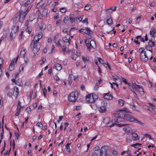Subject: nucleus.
Segmentation results:
<instances>
[{"mask_svg": "<svg viewBox=\"0 0 156 156\" xmlns=\"http://www.w3.org/2000/svg\"><path fill=\"white\" fill-rule=\"evenodd\" d=\"M42 35L43 34L42 32H39L37 34H36L33 40L38 41L42 38Z\"/></svg>", "mask_w": 156, "mask_h": 156, "instance_id": "13", "label": "nucleus"}, {"mask_svg": "<svg viewBox=\"0 0 156 156\" xmlns=\"http://www.w3.org/2000/svg\"><path fill=\"white\" fill-rule=\"evenodd\" d=\"M140 144L139 143H136L134 144H132L131 145V147H135V148H137L138 147H139L140 146Z\"/></svg>", "mask_w": 156, "mask_h": 156, "instance_id": "46", "label": "nucleus"}, {"mask_svg": "<svg viewBox=\"0 0 156 156\" xmlns=\"http://www.w3.org/2000/svg\"><path fill=\"white\" fill-rule=\"evenodd\" d=\"M38 27L40 29L44 30L46 28V25L44 23H42L38 25Z\"/></svg>", "mask_w": 156, "mask_h": 156, "instance_id": "32", "label": "nucleus"}, {"mask_svg": "<svg viewBox=\"0 0 156 156\" xmlns=\"http://www.w3.org/2000/svg\"><path fill=\"white\" fill-rule=\"evenodd\" d=\"M82 59L83 61L85 62H88L89 61V58L87 56H82Z\"/></svg>", "mask_w": 156, "mask_h": 156, "instance_id": "35", "label": "nucleus"}, {"mask_svg": "<svg viewBox=\"0 0 156 156\" xmlns=\"http://www.w3.org/2000/svg\"><path fill=\"white\" fill-rule=\"evenodd\" d=\"M115 125L114 123V121H112L109 122L107 124V126H108L109 127H112L114 126Z\"/></svg>", "mask_w": 156, "mask_h": 156, "instance_id": "36", "label": "nucleus"}, {"mask_svg": "<svg viewBox=\"0 0 156 156\" xmlns=\"http://www.w3.org/2000/svg\"><path fill=\"white\" fill-rule=\"evenodd\" d=\"M55 37H54V40L55 41V44H56L57 45V46H60V45H61V44H60V41L59 40L56 41V40H55Z\"/></svg>", "mask_w": 156, "mask_h": 156, "instance_id": "47", "label": "nucleus"}, {"mask_svg": "<svg viewBox=\"0 0 156 156\" xmlns=\"http://www.w3.org/2000/svg\"><path fill=\"white\" fill-rule=\"evenodd\" d=\"M122 81L124 83H126V84L128 85H129V83L127 82V81L126 79H125L123 77H122Z\"/></svg>", "mask_w": 156, "mask_h": 156, "instance_id": "53", "label": "nucleus"}, {"mask_svg": "<svg viewBox=\"0 0 156 156\" xmlns=\"http://www.w3.org/2000/svg\"><path fill=\"white\" fill-rule=\"evenodd\" d=\"M154 45V42L152 41L151 40H149L148 43V45H149V46H151L152 47Z\"/></svg>", "mask_w": 156, "mask_h": 156, "instance_id": "37", "label": "nucleus"}, {"mask_svg": "<svg viewBox=\"0 0 156 156\" xmlns=\"http://www.w3.org/2000/svg\"><path fill=\"white\" fill-rule=\"evenodd\" d=\"M125 132L128 133V134H129L132 132V129L129 126Z\"/></svg>", "mask_w": 156, "mask_h": 156, "instance_id": "45", "label": "nucleus"}, {"mask_svg": "<svg viewBox=\"0 0 156 156\" xmlns=\"http://www.w3.org/2000/svg\"><path fill=\"white\" fill-rule=\"evenodd\" d=\"M156 33V29L154 27H152L151 28L150 31V34L151 37H153L154 38V34Z\"/></svg>", "mask_w": 156, "mask_h": 156, "instance_id": "18", "label": "nucleus"}, {"mask_svg": "<svg viewBox=\"0 0 156 156\" xmlns=\"http://www.w3.org/2000/svg\"><path fill=\"white\" fill-rule=\"evenodd\" d=\"M60 9V11L62 13L65 12L67 11V9L64 7L61 8Z\"/></svg>", "mask_w": 156, "mask_h": 156, "instance_id": "49", "label": "nucleus"}, {"mask_svg": "<svg viewBox=\"0 0 156 156\" xmlns=\"http://www.w3.org/2000/svg\"><path fill=\"white\" fill-rule=\"evenodd\" d=\"M48 9H44L42 12V15L44 16H46L48 14Z\"/></svg>", "mask_w": 156, "mask_h": 156, "instance_id": "39", "label": "nucleus"}, {"mask_svg": "<svg viewBox=\"0 0 156 156\" xmlns=\"http://www.w3.org/2000/svg\"><path fill=\"white\" fill-rule=\"evenodd\" d=\"M29 17L30 20L31 21H32L35 19L34 15H30Z\"/></svg>", "mask_w": 156, "mask_h": 156, "instance_id": "56", "label": "nucleus"}, {"mask_svg": "<svg viewBox=\"0 0 156 156\" xmlns=\"http://www.w3.org/2000/svg\"><path fill=\"white\" fill-rule=\"evenodd\" d=\"M15 84L21 87L23 85L22 81L21 79H19L16 80Z\"/></svg>", "mask_w": 156, "mask_h": 156, "instance_id": "27", "label": "nucleus"}, {"mask_svg": "<svg viewBox=\"0 0 156 156\" xmlns=\"http://www.w3.org/2000/svg\"><path fill=\"white\" fill-rule=\"evenodd\" d=\"M26 53V49L24 48H21L20 53V55L23 57H24V55Z\"/></svg>", "mask_w": 156, "mask_h": 156, "instance_id": "26", "label": "nucleus"}, {"mask_svg": "<svg viewBox=\"0 0 156 156\" xmlns=\"http://www.w3.org/2000/svg\"><path fill=\"white\" fill-rule=\"evenodd\" d=\"M62 49L63 54L65 55H66L68 53H69L70 52L72 51L71 50H69L68 49H66L65 47L64 46L62 47Z\"/></svg>", "mask_w": 156, "mask_h": 156, "instance_id": "25", "label": "nucleus"}, {"mask_svg": "<svg viewBox=\"0 0 156 156\" xmlns=\"http://www.w3.org/2000/svg\"><path fill=\"white\" fill-rule=\"evenodd\" d=\"M129 86V89L131 90H132L134 89H135L136 90V86L134 85L133 83L131 84H129V85H128Z\"/></svg>", "mask_w": 156, "mask_h": 156, "instance_id": "30", "label": "nucleus"}, {"mask_svg": "<svg viewBox=\"0 0 156 156\" xmlns=\"http://www.w3.org/2000/svg\"><path fill=\"white\" fill-rule=\"evenodd\" d=\"M69 19L71 23H73L75 21V17L73 15H70L69 17Z\"/></svg>", "mask_w": 156, "mask_h": 156, "instance_id": "40", "label": "nucleus"}, {"mask_svg": "<svg viewBox=\"0 0 156 156\" xmlns=\"http://www.w3.org/2000/svg\"><path fill=\"white\" fill-rule=\"evenodd\" d=\"M89 45L91 48H95L96 47V44L95 41L93 40H91L90 41Z\"/></svg>", "mask_w": 156, "mask_h": 156, "instance_id": "20", "label": "nucleus"}, {"mask_svg": "<svg viewBox=\"0 0 156 156\" xmlns=\"http://www.w3.org/2000/svg\"><path fill=\"white\" fill-rule=\"evenodd\" d=\"M125 119L126 120L129 122L137 123L142 126H145V124L144 123L136 119L133 116L129 114L126 115Z\"/></svg>", "mask_w": 156, "mask_h": 156, "instance_id": "2", "label": "nucleus"}, {"mask_svg": "<svg viewBox=\"0 0 156 156\" xmlns=\"http://www.w3.org/2000/svg\"><path fill=\"white\" fill-rule=\"evenodd\" d=\"M106 24L109 25H112L113 24V21L112 20L111 18H108L106 20Z\"/></svg>", "mask_w": 156, "mask_h": 156, "instance_id": "33", "label": "nucleus"}, {"mask_svg": "<svg viewBox=\"0 0 156 156\" xmlns=\"http://www.w3.org/2000/svg\"><path fill=\"white\" fill-rule=\"evenodd\" d=\"M83 23H86V24H88V19L87 18H86L83 21Z\"/></svg>", "mask_w": 156, "mask_h": 156, "instance_id": "61", "label": "nucleus"}, {"mask_svg": "<svg viewBox=\"0 0 156 156\" xmlns=\"http://www.w3.org/2000/svg\"><path fill=\"white\" fill-rule=\"evenodd\" d=\"M144 108L146 109L150 110L153 114H156V107L152 104L149 103L148 106L144 105Z\"/></svg>", "mask_w": 156, "mask_h": 156, "instance_id": "6", "label": "nucleus"}, {"mask_svg": "<svg viewBox=\"0 0 156 156\" xmlns=\"http://www.w3.org/2000/svg\"><path fill=\"white\" fill-rule=\"evenodd\" d=\"M100 84L98 83H96V85H95L94 87V89L95 90H98V89L99 88V86Z\"/></svg>", "mask_w": 156, "mask_h": 156, "instance_id": "50", "label": "nucleus"}, {"mask_svg": "<svg viewBox=\"0 0 156 156\" xmlns=\"http://www.w3.org/2000/svg\"><path fill=\"white\" fill-rule=\"evenodd\" d=\"M91 8V6L89 4H87L84 7V9L85 10H88L90 9Z\"/></svg>", "mask_w": 156, "mask_h": 156, "instance_id": "43", "label": "nucleus"}, {"mask_svg": "<svg viewBox=\"0 0 156 156\" xmlns=\"http://www.w3.org/2000/svg\"><path fill=\"white\" fill-rule=\"evenodd\" d=\"M89 40L88 39H86L85 40V42L86 44V45L87 47V48L89 50H91V48L90 47V46L89 45Z\"/></svg>", "mask_w": 156, "mask_h": 156, "instance_id": "38", "label": "nucleus"}, {"mask_svg": "<svg viewBox=\"0 0 156 156\" xmlns=\"http://www.w3.org/2000/svg\"><path fill=\"white\" fill-rule=\"evenodd\" d=\"M122 110L125 113V112L128 113L129 112V110L126 108H124L122 109Z\"/></svg>", "mask_w": 156, "mask_h": 156, "instance_id": "51", "label": "nucleus"}, {"mask_svg": "<svg viewBox=\"0 0 156 156\" xmlns=\"http://www.w3.org/2000/svg\"><path fill=\"white\" fill-rule=\"evenodd\" d=\"M113 78L114 80L115 81V83H119L121 82L120 80L119 76H118L115 75L113 76Z\"/></svg>", "mask_w": 156, "mask_h": 156, "instance_id": "24", "label": "nucleus"}, {"mask_svg": "<svg viewBox=\"0 0 156 156\" xmlns=\"http://www.w3.org/2000/svg\"><path fill=\"white\" fill-rule=\"evenodd\" d=\"M16 61L15 59L13 60H12L9 66V69L10 71H12L14 69L15 66L16 64Z\"/></svg>", "mask_w": 156, "mask_h": 156, "instance_id": "12", "label": "nucleus"}, {"mask_svg": "<svg viewBox=\"0 0 156 156\" xmlns=\"http://www.w3.org/2000/svg\"><path fill=\"white\" fill-rule=\"evenodd\" d=\"M53 78H54V79L55 80H59V78L58 77V76L56 75H55L54 77H53Z\"/></svg>", "mask_w": 156, "mask_h": 156, "instance_id": "63", "label": "nucleus"}, {"mask_svg": "<svg viewBox=\"0 0 156 156\" xmlns=\"http://www.w3.org/2000/svg\"><path fill=\"white\" fill-rule=\"evenodd\" d=\"M110 83V84H111V87L112 88H113V86L112 85L113 84L115 85L117 87H118V84L117 83H115V82H113L112 83Z\"/></svg>", "mask_w": 156, "mask_h": 156, "instance_id": "57", "label": "nucleus"}, {"mask_svg": "<svg viewBox=\"0 0 156 156\" xmlns=\"http://www.w3.org/2000/svg\"><path fill=\"white\" fill-rule=\"evenodd\" d=\"M98 98L97 96L95 94H90L86 95V101L89 103H94Z\"/></svg>", "mask_w": 156, "mask_h": 156, "instance_id": "4", "label": "nucleus"}, {"mask_svg": "<svg viewBox=\"0 0 156 156\" xmlns=\"http://www.w3.org/2000/svg\"><path fill=\"white\" fill-rule=\"evenodd\" d=\"M36 125L38 127H39L41 128H43V125L41 122H38L37 123Z\"/></svg>", "mask_w": 156, "mask_h": 156, "instance_id": "55", "label": "nucleus"}, {"mask_svg": "<svg viewBox=\"0 0 156 156\" xmlns=\"http://www.w3.org/2000/svg\"><path fill=\"white\" fill-rule=\"evenodd\" d=\"M152 47L151 46H149L148 45H147L146 47V49L148 51H149L150 52L151 56L150 58V59L151 60L153 58V56L152 55V53H153V49Z\"/></svg>", "mask_w": 156, "mask_h": 156, "instance_id": "16", "label": "nucleus"}, {"mask_svg": "<svg viewBox=\"0 0 156 156\" xmlns=\"http://www.w3.org/2000/svg\"><path fill=\"white\" fill-rule=\"evenodd\" d=\"M139 57L141 61L143 62H146L148 60V58L146 53L139 56Z\"/></svg>", "mask_w": 156, "mask_h": 156, "instance_id": "11", "label": "nucleus"}, {"mask_svg": "<svg viewBox=\"0 0 156 156\" xmlns=\"http://www.w3.org/2000/svg\"><path fill=\"white\" fill-rule=\"evenodd\" d=\"M107 104L105 101H103L101 103V105L99 108V110L100 112L104 113L106 111V106Z\"/></svg>", "mask_w": 156, "mask_h": 156, "instance_id": "8", "label": "nucleus"}, {"mask_svg": "<svg viewBox=\"0 0 156 156\" xmlns=\"http://www.w3.org/2000/svg\"><path fill=\"white\" fill-rule=\"evenodd\" d=\"M26 111L28 114H30L31 112V109L29 106H28L26 108Z\"/></svg>", "mask_w": 156, "mask_h": 156, "instance_id": "42", "label": "nucleus"}, {"mask_svg": "<svg viewBox=\"0 0 156 156\" xmlns=\"http://www.w3.org/2000/svg\"><path fill=\"white\" fill-rule=\"evenodd\" d=\"M116 112V114H118L119 115V117L122 118H123L124 117L125 118H126V115H125V114L124 112L122 110V109L118 110Z\"/></svg>", "mask_w": 156, "mask_h": 156, "instance_id": "14", "label": "nucleus"}, {"mask_svg": "<svg viewBox=\"0 0 156 156\" xmlns=\"http://www.w3.org/2000/svg\"><path fill=\"white\" fill-rule=\"evenodd\" d=\"M78 97V93L76 91L71 93L68 96V100L70 102H75Z\"/></svg>", "mask_w": 156, "mask_h": 156, "instance_id": "3", "label": "nucleus"}, {"mask_svg": "<svg viewBox=\"0 0 156 156\" xmlns=\"http://www.w3.org/2000/svg\"><path fill=\"white\" fill-rule=\"evenodd\" d=\"M31 46L32 48L33 51L34 53H37L39 51L41 45L40 43L38 41L32 40Z\"/></svg>", "mask_w": 156, "mask_h": 156, "instance_id": "1", "label": "nucleus"}, {"mask_svg": "<svg viewBox=\"0 0 156 156\" xmlns=\"http://www.w3.org/2000/svg\"><path fill=\"white\" fill-rule=\"evenodd\" d=\"M28 12V10H26L25 12H23L22 11H20V17L19 21L22 23L24 20L26 14Z\"/></svg>", "mask_w": 156, "mask_h": 156, "instance_id": "9", "label": "nucleus"}, {"mask_svg": "<svg viewBox=\"0 0 156 156\" xmlns=\"http://www.w3.org/2000/svg\"><path fill=\"white\" fill-rule=\"evenodd\" d=\"M103 97L105 99L108 100H111L112 98V96L109 92L107 94H104Z\"/></svg>", "mask_w": 156, "mask_h": 156, "instance_id": "15", "label": "nucleus"}, {"mask_svg": "<svg viewBox=\"0 0 156 156\" xmlns=\"http://www.w3.org/2000/svg\"><path fill=\"white\" fill-rule=\"evenodd\" d=\"M13 94V93H12L11 92H9L7 93V95L9 97H12Z\"/></svg>", "mask_w": 156, "mask_h": 156, "instance_id": "60", "label": "nucleus"}, {"mask_svg": "<svg viewBox=\"0 0 156 156\" xmlns=\"http://www.w3.org/2000/svg\"><path fill=\"white\" fill-rule=\"evenodd\" d=\"M19 27L18 26H13L11 29V32L14 33H16L19 30Z\"/></svg>", "mask_w": 156, "mask_h": 156, "instance_id": "28", "label": "nucleus"}, {"mask_svg": "<svg viewBox=\"0 0 156 156\" xmlns=\"http://www.w3.org/2000/svg\"><path fill=\"white\" fill-rule=\"evenodd\" d=\"M61 20H57L56 24L57 26L59 25L61 23Z\"/></svg>", "mask_w": 156, "mask_h": 156, "instance_id": "64", "label": "nucleus"}, {"mask_svg": "<svg viewBox=\"0 0 156 156\" xmlns=\"http://www.w3.org/2000/svg\"><path fill=\"white\" fill-rule=\"evenodd\" d=\"M76 54L77 55L73 53V54L70 56L71 58L73 60H76L78 56H80V52L76 51Z\"/></svg>", "mask_w": 156, "mask_h": 156, "instance_id": "22", "label": "nucleus"}, {"mask_svg": "<svg viewBox=\"0 0 156 156\" xmlns=\"http://www.w3.org/2000/svg\"><path fill=\"white\" fill-rule=\"evenodd\" d=\"M44 3L43 0H41V1L37 4V7L39 8L40 6H41L42 5H43Z\"/></svg>", "mask_w": 156, "mask_h": 156, "instance_id": "41", "label": "nucleus"}, {"mask_svg": "<svg viewBox=\"0 0 156 156\" xmlns=\"http://www.w3.org/2000/svg\"><path fill=\"white\" fill-rule=\"evenodd\" d=\"M70 144H67L65 146V148L66 150V153L67 154H68L70 153V149L69 147Z\"/></svg>", "mask_w": 156, "mask_h": 156, "instance_id": "29", "label": "nucleus"}, {"mask_svg": "<svg viewBox=\"0 0 156 156\" xmlns=\"http://www.w3.org/2000/svg\"><path fill=\"white\" fill-rule=\"evenodd\" d=\"M13 95L15 96L16 98H17L19 93L18 88L16 87H13Z\"/></svg>", "mask_w": 156, "mask_h": 156, "instance_id": "19", "label": "nucleus"}, {"mask_svg": "<svg viewBox=\"0 0 156 156\" xmlns=\"http://www.w3.org/2000/svg\"><path fill=\"white\" fill-rule=\"evenodd\" d=\"M25 66L23 64H22L20 66L19 68V72H21V71L23 72Z\"/></svg>", "mask_w": 156, "mask_h": 156, "instance_id": "44", "label": "nucleus"}, {"mask_svg": "<svg viewBox=\"0 0 156 156\" xmlns=\"http://www.w3.org/2000/svg\"><path fill=\"white\" fill-rule=\"evenodd\" d=\"M126 28V27L125 26H122L121 28L122 32H124Z\"/></svg>", "mask_w": 156, "mask_h": 156, "instance_id": "62", "label": "nucleus"}, {"mask_svg": "<svg viewBox=\"0 0 156 156\" xmlns=\"http://www.w3.org/2000/svg\"><path fill=\"white\" fill-rule=\"evenodd\" d=\"M69 20V17L68 16H66L64 17L63 20V22L64 23H66Z\"/></svg>", "mask_w": 156, "mask_h": 156, "instance_id": "48", "label": "nucleus"}, {"mask_svg": "<svg viewBox=\"0 0 156 156\" xmlns=\"http://www.w3.org/2000/svg\"><path fill=\"white\" fill-rule=\"evenodd\" d=\"M131 137L132 139L134 141H136L139 139L137 134L135 133H131Z\"/></svg>", "mask_w": 156, "mask_h": 156, "instance_id": "17", "label": "nucleus"}, {"mask_svg": "<svg viewBox=\"0 0 156 156\" xmlns=\"http://www.w3.org/2000/svg\"><path fill=\"white\" fill-rule=\"evenodd\" d=\"M79 32L82 34L90 35V36L92 34V32L88 28H86L85 29H81L79 30Z\"/></svg>", "mask_w": 156, "mask_h": 156, "instance_id": "7", "label": "nucleus"}, {"mask_svg": "<svg viewBox=\"0 0 156 156\" xmlns=\"http://www.w3.org/2000/svg\"><path fill=\"white\" fill-rule=\"evenodd\" d=\"M53 68L56 69L57 70L60 71L62 69V66L60 64L57 63L54 65Z\"/></svg>", "mask_w": 156, "mask_h": 156, "instance_id": "21", "label": "nucleus"}, {"mask_svg": "<svg viewBox=\"0 0 156 156\" xmlns=\"http://www.w3.org/2000/svg\"><path fill=\"white\" fill-rule=\"evenodd\" d=\"M136 88V91L138 92L140 94L144 95V90L143 88L140 85L135 83Z\"/></svg>", "mask_w": 156, "mask_h": 156, "instance_id": "10", "label": "nucleus"}, {"mask_svg": "<svg viewBox=\"0 0 156 156\" xmlns=\"http://www.w3.org/2000/svg\"><path fill=\"white\" fill-rule=\"evenodd\" d=\"M132 141V140L130 138H127L126 139V142L128 143H131Z\"/></svg>", "mask_w": 156, "mask_h": 156, "instance_id": "59", "label": "nucleus"}, {"mask_svg": "<svg viewBox=\"0 0 156 156\" xmlns=\"http://www.w3.org/2000/svg\"><path fill=\"white\" fill-rule=\"evenodd\" d=\"M125 119L124 118L118 117L114 120V123L115 126H122L126 125L123 122H124Z\"/></svg>", "mask_w": 156, "mask_h": 156, "instance_id": "5", "label": "nucleus"}, {"mask_svg": "<svg viewBox=\"0 0 156 156\" xmlns=\"http://www.w3.org/2000/svg\"><path fill=\"white\" fill-rule=\"evenodd\" d=\"M139 56H140L146 53V51L144 48H141L138 50Z\"/></svg>", "mask_w": 156, "mask_h": 156, "instance_id": "23", "label": "nucleus"}, {"mask_svg": "<svg viewBox=\"0 0 156 156\" xmlns=\"http://www.w3.org/2000/svg\"><path fill=\"white\" fill-rule=\"evenodd\" d=\"M125 101L122 99H119L118 100V105L120 106H122L124 105Z\"/></svg>", "mask_w": 156, "mask_h": 156, "instance_id": "31", "label": "nucleus"}, {"mask_svg": "<svg viewBox=\"0 0 156 156\" xmlns=\"http://www.w3.org/2000/svg\"><path fill=\"white\" fill-rule=\"evenodd\" d=\"M42 90H43V93L44 95V97H45L46 96L45 94L47 92V90L45 89V87H44L43 88L42 87Z\"/></svg>", "mask_w": 156, "mask_h": 156, "instance_id": "52", "label": "nucleus"}, {"mask_svg": "<svg viewBox=\"0 0 156 156\" xmlns=\"http://www.w3.org/2000/svg\"><path fill=\"white\" fill-rule=\"evenodd\" d=\"M26 31L28 32L29 34H30L32 31V29L28 27H27L26 29Z\"/></svg>", "mask_w": 156, "mask_h": 156, "instance_id": "58", "label": "nucleus"}, {"mask_svg": "<svg viewBox=\"0 0 156 156\" xmlns=\"http://www.w3.org/2000/svg\"><path fill=\"white\" fill-rule=\"evenodd\" d=\"M63 41L64 42L67 43L68 42L69 44L70 43V40L69 38L68 39L66 37H63L62 39Z\"/></svg>", "mask_w": 156, "mask_h": 156, "instance_id": "34", "label": "nucleus"}, {"mask_svg": "<svg viewBox=\"0 0 156 156\" xmlns=\"http://www.w3.org/2000/svg\"><path fill=\"white\" fill-rule=\"evenodd\" d=\"M23 108V107H22L21 105H20V101H18V103L17 105V108H19V109H20L21 108Z\"/></svg>", "mask_w": 156, "mask_h": 156, "instance_id": "54", "label": "nucleus"}]
</instances>
